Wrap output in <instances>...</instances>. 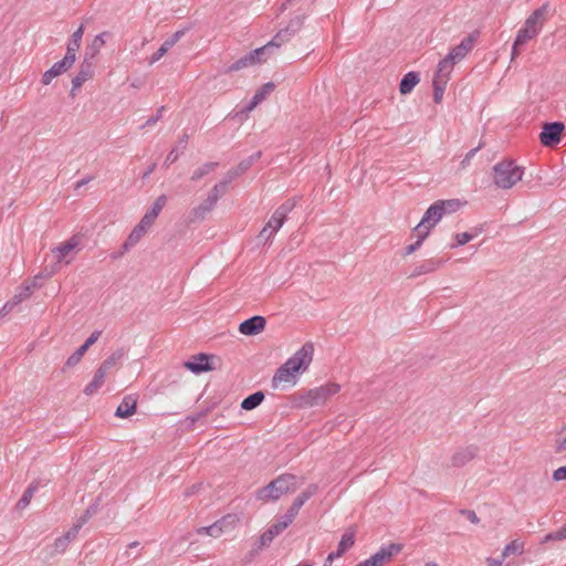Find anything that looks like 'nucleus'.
I'll use <instances>...</instances> for the list:
<instances>
[{"label":"nucleus","mask_w":566,"mask_h":566,"mask_svg":"<svg viewBox=\"0 0 566 566\" xmlns=\"http://www.w3.org/2000/svg\"><path fill=\"white\" fill-rule=\"evenodd\" d=\"M314 346L305 343L297 349L282 366L277 368L273 378L272 387L277 388L281 382H296V374L305 371L313 360Z\"/></svg>","instance_id":"1"},{"label":"nucleus","mask_w":566,"mask_h":566,"mask_svg":"<svg viewBox=\"0 0 566 566\" xmlns=\"http://www.w3.org/2000/svg\"><path fill=\"white\" fill-rule=\"evenodd\" d=\"M524 175V168L517 166L514 160L505 159L493 166V181L497 188L511 189Z\"/></svg>","instance_id":"2"},{"label":"nucleus","mask_w":566,"mask_h":566,"mask_svg":"<svg viewBox=\"0 0 566 566\" xmlns=\"http://www.w3.org/2000/svg\"><path fill=\"white\" fill-rule=\"evenodd\" d=\"M295 206L296 200L294 198L289 199L279 206L265 226L261 229L258 235L259 241L262 243L271 241L277 231L282 228L287 218V214L295 208Z\"/></svg>","instance_id":"3"},{"label":"nucleus","mask_w":566,"mask_h":566,"mask_svg":"<svg viewBox=\"0 0 566 566\" xmlns=\"http://www.w3.org/2000/svg\"><path fill=\"white\" fill-rule=\"evenodd\" d=\"M339 389L340 386L334 382L313 388L301 397L300 405L307 408L321 406L327 400L328 397L337 394Z\"/></svg>","instance_id":"4"},{"label":"nucleus","mask_w":566,"mask_h":566,"mask_svg":"<svg viewBox=\"0 0 566 566\" xmlns=\"http://www.w3.org/2000/svg\"><path fill=\"white\" fill-rule=\"evenodd\" d=\"M444 216V207L441 201H436L432 203L424 212L420 222L415 227L416 232L428 231L438 224V222Z\"/></svg>","instance_id":"5"},{"label":"nucleus","mask_w":566,"mask_h":566,"mask_svg":"<svg viewBox=\"0 0 566 566\" xmlns=\"http://www.w3.org/2000/svg\"><path fill=\"white\" fill-rule=\"evenodd\" d=\"M223 195H226V192L222 189H220L217 185H214L212 189L209 191L206 200L191 210V219L193 221L205 219L206 216L216 207L219 199Z\"/></svg>","instance_id":"6"},{"label":"nucleus","mask_w":566,"mask_h":566,"mask_svg":"<svg viewBox=\"0 0 566 566\" xmlns=\"http://www.w3.org/2000/svg\"><path fill=\"white\" fill-rule=\"evenodd\" d=\"M265 55H266V46H261L253 51H250L249 53L244 54L243 56L238 59L235 62L230 64L224 70V73L237 72V71H240L248 66L259 64L260 62L265 61V59H266Z\"/></svg>","instance_id":"7"},{"label":"nucleus","mask_w":566,"mask_h":566,"mask_svg":"<svg viewBox=\"0 0 566 566\" xmlns=\"http://www.w3.org/2000/svg\"><path fill=\"white\" fill-rule=\"evenodd\" d=\"M401 549L402 545L396 543L382 545L375 554L365 559V562L368 566H384L389 563L395 555L399 554Z\"/></svg>","instance_id":"8"},{"label":"nucleus","mask_w":566,"mask_h":566,"mask_svg":"<svg viewBox=\"0 0 566 566\" xmlns=\"http://www.w3.org/2000/svg\"><path fill=\"white\" fill-rule=\"evenodd\" d=\"M565 126L560 122L546 123L539 134L541 143L546 147H552L560 142V136Z\"/></svg>","instance_id":"9"},{"label":"nucleus","mask_w":566,"mask_h":566,"mask_svg":"<svg viewBox=\"0 0 566 566\" xmlns=\"http://www.w3.org/2000/svg\"><path fill=\"white\" fill-rule=\"evenodd\" d=\"M212 356L199 353L192 356L189 360L185 363V367L195 375H200L207 371H211L214 367L211 365L210 359Z\"/></svg>","instance_id":"10"},{"label":"nucleus","mask_w":566,"mask_h":566,"mask_svg":"<svg viewBox=\"0 0 566 566\" xmlns=\"http://www.w3.org/2000/svg\"><path fill=\"white\" fill-rule=\"evenodd\" d=\"M265 318L260 315L252 316L239 325V332L247 336H253L261 333L265 327Z\"/></svg>","instance_id":"11"},{"label":"nucleus","mask_w":566,"mask_h":566,"mask_svg":"<svg viewBox=\"0 0 566 566\" xmlns=\"http://www.w3.org/2000/svg\"><path fill=\"white\" fill-rule=\"evenodd\" d=\"M167 202V196L160 195L151 205V207L146 211V213L140 219V223H143L145 227L150 229V227L154 224L155 220L159 216L160 211L165 207Z\"/></svg>","instance_id":"12"},{"label":"nucleus","mask_w":566,"mask_h":566,"mask_svg":"<svg viewBox=\"0 0 566 566\" xmlns=\"http://www.w3.org/2000/svg\"><path fill=\"white\" fill-rule=\"evenodd\" d=\"M94 73V63L83 60L81 62L78 72L72 78V94L77 91L86 81H88Z\"/></svg>","instance_id":"13"},{"label":"nucleus","mask_w":566,"mask_h":566,"mask_svg":"<svg viewBox=\"0 0 566 566\" xmlns=\"http://www.w3.org/2000/svg\"><path fill=\"white\" fill-rule=\"evenodd\" d=\"M548 12V4L544 3L539 8H537L535 11L532 12V14L528 15L523 27L526 29H535L536 34H538L543 28L545 15Z\"/></svg>","instance_id":"14"},{"label":"nucleus","mask_w":566,"mask_h":566,"mask_svg":"<svg viewBox=\"0 0 566 566\" xmlns=\"http://www.w3.org/2000/svg\"><path fill=\"white\" fill-rule=\"evenodd\" d=\"M473 38L471 35L465 36L462 39L460 44L452 48L449 53L447 54L448 57H451V61H453L455 64L463 60L467 54L472 50L473 48Z\"/></svg>","instance_id":"15"},{"label":"nucleus","mask_w":566,"mask_h":566,"mask_svg":"<svg viewBox=\"0 0 566 566\" xmlns=\"http://www.w3.org/2000/svg\"><path fill=\"white\" fill-rule=\"evenodd\" d=\"M478 448L475 446H469L459 449L451 458V465L454 468H461L473 460L476 455Z\"/></svg>","instance_id":"16"},{"label":"nucleus","mask_w":566,"mask_h":566,"mask_svg":"<svg viewBox=\"0 0 566 566\" xmlns=\"http://www.w3.org/2000/svg\"><path fill=\"white\" fill-rule=\"evenodd\" d=\"M318 490L317 484H310L302 493H300L295 500L293 501L292 505L287 509V511L293 514L295 517L298 514L302 506L313 496L316 494Z\"/></svg>","instance_id":"17"},{"label":"nucleus","mask_w":566,"mask_h":566,"mask_svg":"<svg viewBox=\"0 0 566 566\" xmlns=\"http://www.w3.org/2000/svg\"><path fill=\"white\" fill-rule=\"evenodd\" d=\"M108 35L109 33L106 31L95 35L93 41L85 48L83 60L93 63L94 59L105 44V36Z\"/></svg>","instance_id":"18"},{"label":"nucleus","mask_w":566,"mask_h":566,"mask_svg":"<svg viewBox=\"0 0 566 566\" xmlns=\"http://www.w3.org/2000/svg\"><path fill=\"white\" fill-rule=\"evenodd\" d=\"M274 88V84L269 82L265 83L260 90L255 92L249 103L242 108L241 114H248L254 109Z\"/></svg>","instance_id":"19"},{"label":"nucleus","mask_w":566,"mask_h":566,"mask_svg":"<svg viewBox=\"0 0 566 566\" xmlns=\"http://www.w3.org/2000/svg\"><path fill=\"white\" fill-rule=\"evenodd\" d=\"M442 264V261L439 259H428L412 268L410 273V277H418L420 275L429 274L437 271Z\"/></svg>","instance_id":"20"},{"label":"nucleus","mask_w":566,"mask_h":566,"mask_svg":"<svg viewBox=\"0 0 566 566\" xmlns=\"http://www.w3.org/2000/svg\"><path fill=\"white\" fill-rule=\"evenodd\" d=\"M149 229L147 227H145L143 223L138 222L134 228L133 230L130 231V233L128 234L127 239L125 240V242L123 243L122 245V250L123 252H127L129 251L132 248H134L139 241L140 239L145 235V233L148 231Z\"/></svg>","instance_id":"21"},{"label":"nucleus","mask_w":566,"mask_h":566,"mask_svg":"<svg viewBox=\"0 0 566 566\" xmlns=\"http://www.w3.org/2000/svg\"><path fill=\"white\" fill-rule=\"evenodd\" d=\"M296 480L297 478L293 474H281L273 480V486H277V490L283 495L296 489Z\"/></svg>","instance_id":"22"},{"label":"nucleus","mask_w":566,"mask_h":566,"mask_svg":"<svg viewBox=\"0 0 566 566\" xmlns=\"http://www.w3.org/2000/svg\"><path fill=\"white\" fill-rule=\"evenodd\" d=\"M136 399H134L132 396H126L117 406L114 415L117 418L126 419L136 412Z\"/></svg>","instance_id":"23"},{"label":"nucleus","mask_w":566,"mask_h":566,"mask_svg":"<svg viewBox=\"0 0 566 566\" xmlns=\"http://www.w3.org/2000/svg\"><path fill=\"white\" fill-rule=\"evenodd\" d=\"M454 65L455 63L451 61V57L446 55L441 61H439L433 78L449 82Z\"/></svg>","instance_id":"24"},{"label":"nucleus","mask_w":566,"mask_h":566,"mask_svg":"<svg viewBox=\"0 0 566 566\" xmlns=\"http://www.w3.org/2000/svg\"><path fill=\"white\" fill-rule=\"evenodd\" d=\"M106 374L107 373L104 369L98 367L94 374L93 379L85 386L83 392L86 396H92L95 394L103 386Z\"/></svg>","instance_id":"25"},{"label":"nucleus","mask_w":566,"mask_h":566,"mask_svg":"<svg viewBox=\"0 0 566 566\" xmlns=\"http://www.w3.org/2000/svg\"><path fill=\"white\" fill-rule=\"evenodd\" d=\"M420 76L417 72L410 71L406 73L399 84V91L402 95L409 94L419 83Z\"/></svg>","instance_id":"26"},{"label":"nucleus","mask_w":566,"mask_h":566,"mask_svg":"<svg viewBox=\"0 0 566 566\" xmlns=\"http://www.w3.org/2000/svg\"><path fill=\"white\" fill-rule=\"evenodd\" d=\"M70 70L65 63L61 60L55 62L48 71H45L42 75L41 83L43 85H49L53 78L61 75L63 72Z\"/></svg>","instance_id":"27"},{"label":"nucleus","mask_w":566,"mask_h":566,"mask_svg":"<svg viewBox=\"0 0 566 566\" xmlns=\"http://www.w3.org/2000/svg\"><path fill=\"white\" fill-rule=\"evenodd\" d=\"M281 496L282 494L277 490V486H273V480L256 492V499L264 502L276 501Z\"/></svg>","instance_id":"28"},{"label":"nucleus","mask_w":566,"mask_h":566,"mask_svg":"<svg viewBox=\"0 0 566 566\" xmlns=\"http://www.w3.org/2000/svg\"><path fill=\"white\" fill-rule=\"evenodd\" d=\"M80 241L77 237L73 235L67 241L62 242L56 248L53 249V252L56 254L59 261L66 258V255L74 250L78 245Z\"/></svg>","instance_id":"29"},{"label":"nucleus","mask_w":566,"mask_h":566,"mask_svg":"<svg viewBox=\"0 0 566 566\" xmlns=\"http://www.w3.org/2000/svg\"><path fill=\"white\" fill-rule=\"evenodd\" d=\"M226 520H227V517H223V518L214 522L213 524H211L209 526L199 527L197 530V534H199V535H209V536H212V537H219L224 532L223 525L226 523Z\"/></svg>","instance_id":"30"},{"label":"nucleus","mask_w":566,"mask_h":566,"mask_svg":"<svg viewBox=\"0 0 566 566\" xmlns=\"http://www.w3.org/2000/svg\"><path fill=\"white\" fill-rule=\"evenodd\" d=\"M187 144H188V135L184 134L182 137L179 139L177 146L174 147L167 155V157L165 159V165L168 166V165H171L175 161H177L180 154H182L184 150L186 149Z\"/></svg>","instance_id":"31"},{"label":"nucleus","mask_w":566,"mask_h":566,"mask_svg":"<svg viewBox=\"0 0 566 566\" xmlns=\"http://www.w3.org/2000/svg\"><path fill=\"white\" fill-rule=\"evenodd\" d=\"M264 398H265V396L262 391H255L242 400L241 409L248 410V411L253 410L262 403Z\"/></svg>","instance_id":"32"},{"label":"nucleus","mask_w":566,"mask_h":566,"mask_svg":"<svg viewBox=\"0 0 566 566\" xmlns=\"http://www.w3.org/2000/svg\"><path fill=\"white\" fill-rule=\"evenodd\" d=\"M125 356V350L124 348H118L116 349L115 352H113L109 356H107L104 361L98 366L101 367L102 369H104L106 373H108V370L116 366L117 364H119L122 361V359L124 358Z\"/></svg>","instance_id":"33"},{"label":"nucleus","mask_w":566,"mask_h":566,"mask_svg":"<svg viewBox=\"0 0 566 566\" xmlns=\"http://www.w3.org/2000/svg\"><path fill=\"white\" fill-rule=\"evenodd\" d=\"M283 531L276 524L271 525L259 538V548L269 546Z\"/></svg>","instance_id":"34"},{"label":"nucleus","mask_w":566,"mask_h":566,"mask_svg":"<svg viewBox=\"0 0 566 566\" xmlns=\"http://www.w3.org/2000/svg\"><path fill=\"white\" fill-rule=\"evenodd\" d=\"M219 166L217 161H208L198 167L191 175V181H198Z\"/></svg>","instance_id":"35"},{"label":"nucleus","mask_w":566,"mask_h":566,"mask_svg":"<svg viewBox=\"0 0 566 566\" xmlns=\"http://www.w3.org/2000/svg\"><path fill=\"white\" fill-rule=\"evenodd\" d=\"M355 543V533L354 531H346L340 541L338 542L336 552L342 556L346 551H348Z\"/></svg>","instance_id":"36"},{"label":"nucleus","mask_w":566,"mask_h":566,"mask_svg":"<svg viewBox=\"0 0 566 566\" xmlns=\"http://www.w3.org/2000/svg\"><path fill=\"white\" fill-rule=\"evenodd\" d=\"M36 490H38V485H36V483H34V482H33V483H31V484H30V485L24 490V492H23L22 496H21V497H20V500L18 501V503H17L18 509H20V510L25 509V507L30 504V502H31V500H32V497H33V495H34V493H35V491H36Z\"/></svg>","instance_id":"37"},{"label":"nucleus","mask_w":566,"mask_h":566,"mask_svg":"<svg viewBox=\"0 0 566 566\" xmlns=\"http://www.w3.org/2000/svg\"><path fill=\"white\" fill-rule=\"evenodd\" d=\"M536 35L537 34L535 29L530 30L526 29L525 27H522L518 30L517 35L515 38V46L524 45Z\"/></svg>","instance_id":"38"},{"label":"nucleus","mask_w":566,"mask_h":566,"mask_svg":"<svg viewBox=\"0 0 566 566\" xmlns=\"http://www.w3.org/2000/svg\"><path fill=\"white\" fill-rule=\"evenodd\" d=\"M262 156V153L261 151H256L254 154H252L251 156H249L248 158H244L243 160H241L239 163V165L235 167V170L239 172V175H242L244 174L245 171H248L252 165L258 160L260 159Z\"/></svg>","instance_id":"39"},{"label":"nucleus","mask_w":566,"mask_h":566,"mask_svg":"<svg viewBox=\"0 0 566 566\" xmlns=\"http://www.w3.org/2000/svg\"><path fill=\"white\" fill-rule=\"evenodd\" d=\"M31 287L29 285H22L18 289L15 294L9 301L13 304V306H18L21 302L25 301L31 295Z\"/></svg>","instance_id":"40"},{"label":"nucleus","mask_w":566,"mask_h":566,"mask_svg":"<svg viewBox=\"0 0 566 566\" xmlns=\"http://www.w3.org/2000/svg\"><path fill=\"white\" fill-rule=\"evenodd\" d=\"M448 82L443 80H436L433 78L432 86H433V101L436 104H440L446 91Z\"/></svg>","instance_id":"41"},{"label":"nucleus","mask_w":566,"mask_h":566,"mask_svg":"<svg viewBox=\"0 0 566 566\" xmlns=\"http://www.w3.org/2000/svg\"><path fill=\"white\" fill-rule=\"evenodd\" d=\"M86 353V349L81 345L65 361L64 364V368H72L74 366H76L82 357L84 356V354Z\"/></svg>","instance_id":"42"},{"label":"nucleus","mask_w":566,"mask_h":566,"mask_svg":"<svg viewBox=\"0 0 566 566\" xmlns=\"http://www.w3.org/2000/svg\"><path fill=\"white\" fill-rule=\"evenodd\" d=\"M240 175L239 172L235 170V168H232L230 169L229 171H227V174L223 176V178L218 182L216 184L220 189H222L224 192L228 191V187L229 185L235 179L238 178Z\"/></svg>","instance_id":"43"},{"label":"nucleus","mask_w":566,"mask_h":566,"mask_svg":"<svg viewBox=\"0 0 566 566\" xmlns=\"http://www.w3.org/2000/svg\"><path fill=\"white\" fill-rule=\"evenodd\" d=\"M524 551L523 543H520L517 541H512L511 543L506 544L502 551L503 557H507L511 554H517L521 555Z\"/></svg>","instance_id":"44"},{"label":"nucleus","mask_w":566,"mask_h":566,"mask_svg":"<svg viewBox=\"0 0 566 566\" xmlns=\"http://www.w3.org/2000/svg\"><path fill=\"white\" fill-rule=\"evenodd\" d=\"M418 233V239L415 243L412 244H409L406 249H405V253L403 255H410L412 254L413 252H416L423 243L424 239L429 235L428 234V231H421V232H417Z\"/></svg>","instance_id":"45"},{"label":"nucleus","mask_w":566,"mask_h":566,"mask_svg":"<svg viewBox=\"0 0 566 566\" xmlns=\"http://www.w3.org/2000/svg\"><path fill=\"white\" fill-rule=\"evenodd\" d=\"M304 20H305L304 14H297L289 21V24L286 27L295 35L302 29Z\"/></svg>","instance_id":"46"},{"label":"nucleus","mask_w":566,"mask_h":566,"mask_svg":"<svg viewBox=\"0 0 566 566\" xmlns=\"http://www.w3.org/2000/svg\"><path fill=\"white\" fill-rule=\"evenodd\" d=\"M289 42L287 39H285L284 36V33H281V31H279L273 38L272 40L265 44L264 46H266V53L272 49V48H281L284 43Z\"/></svg>","instance_id":"47"},{"label":"nucleus","mask_w":566,"mask_h":566,"mask_svg":"<svg viewBox=\"0 0 566 566\" xmlns=\"http://www.w3.org/2000/svg\"><path fill=\"white\" fill-rule=\"evenodd\" d=\"M289 42L287 39H285L284 36V33H281V31H279L273 38L272 40L265 44L264 46H266V53L272 49V48H281L284 43Z\"/></svg>","instance_id":"48"},{"label":"nucleus","mask_w":566,"mask_h":566,"mask_svg":"<svg viewBox=\"0 0 566 566\" xmlns=\"http://www.w3.org/2000/svg\"><path fill=\"white\" fill-rule=\"evenodd\" d=\"M474 238H475V234L470 233V232L457 233L454 235L455 243H453L451 247L452 248H458V247L464 245L465 243L470 242Z\"/></svg>","instance_id":"49"},{"label":"nucleus","mask_w":566,"mask_h":566,"mask_svg":"<svg viewBox=\"0 0 566 566\" xmlns=\"http://www.w3.org/2000/svg\"><path fill=\"white\" fill-rule=\"evenodd\" d=\"M70 544L71 543L66 541L63 536L57 537L53 544V553L63 554L67 549Z\"/></svg>","instance_id":"50"},{"label":"nucleus","mask_w":566,"mask_h":566,"mask_svg":"<svg viewBox=\"0 0 566 566\" xmlns=\"http://www.w3.org/2000/svg\"><path fill=\"white\" fill-rule=\"evenodd\" d=\"M170 50V46L168 43H163L159 49L150 56L149 64H154L158 62L168 51Z\"/></svg>","instance_id":"51"},{"label":"nucleus","mask_w":566,"mask_h":566,"mask_svg":"<svg viewBox=\"0 0 566 566\" xmlns=\"http://www.w3.org/2000/svg\"><path fill=\"white\" fill-rule=\"evenodd\" d=\"M294 518H295V516L293 514H291L289 511H286V513L284 515H282L275 524L277 526H280V528L282 531H284L286 527H289L293 523Z\"/></svg>","instance_id":"52"},{"label":"nucleus","mask_w":566,"mask_h":566,"mask_svg":"<svg viewBox=\"0 0 566 566\" xmlns=\"http://www.w3.org/2000/svg\"><path fill=\"white\" fill-rule=\"evenodd\" d=\"M97 506V503L91 504L77 522L82 523V525L86 524L88 520L96 513Z\"/></svg>","instance_id":"53"},{"label":"nucleus","mask_w":566,"mask_h":566,"mask_svg":"<svg viewBox=\"0 0 566 566\" xmlns=\"http://www.w3.org/2000/svg\"><path fill=\"white\" fill-rule=\"evenodd\" d=\"M82 526H83V525H82V523H78V522H77L76 524H74V525H73V526H72V527H71V528H70V530H69L64 535H62V536H63L66 541H69L70 543H72V542L76 538V536H77V534H78L80 530L82 528Z\"/></svg>","instance_id":"54"},{"label":"nucleus","mask_w":566,"mask_h":566,"mask_svg":"<svg viewBox=\"0 0 566 566\" xmlns=\"http://www.w3.org/2000/svg\"><path fill=\"white\" fill-rule=\"evenodd\" d=\"M76 51H74V49H70L66 46V53L64 55V57L61 60L63 63L66 64V66H69L70 69L73 66V64L75 63L76 61Z\"/></svg>","instance_id":"55"},{"label":"nucleus","mask_w":566,"mask_h":566,"mask_svg":"<svg viewBox=\"0 0 566 566\" xmlns=\"http://www.w3.org/2000/svg\"><path fill=\"white\" fill-rule=\"evenodd\" d=\"M442 203H443V207H444V214L447 213H451V212H454L458 210V208L460 207V201L457 200V199H452V200H440Z\"/></svg>","instance_id":"56"},{"label":"nucleus","mask_w":566,"mask_h":566,"mask_svg":"<svg viewBox=\"0 0 566 566\" xmlns=\"http://www.w3.org/2000/svg\"><path fill=\"white\" fill-rule=\"evenodd\" d=\"M165 111V106H160L157 111H156V114L150 116L146 123L142 126V128H145L146 126H153L155 125L158 120L161 119L163 117V113Z\"/></svg>","instance_id":"57"},{"label":"nucleus","mask_w":566,"mask_h":566,"mask_svg":"<svg viewBox=\"0 0 566 566\" xmlns=\"http://www.w3.org/2000/svg\"><path fill=\"white\" fill-rule=\"evenodd\" d=\"M188 28L176 31L170 38L166 39L164 42L168 43L170 49L185 35Z\"/></svg>","instance_id":"58"},{"label":"nucleus","mask_w":566,"mask_h":566,"mask_svg":"<svg viewBox=\"0 0 566 566\" xmlns=\"http://www.w3.org/2000/svg\"><path fill=\"white\" fill-rule=\"evenodd\" d=\"M565 539L564 537V533H563V530L562 527L555 532H551L548 534H546L543 538V543H547V542H551V541H563Z\"/></svg>","instance_id":"59"},{"label":"nucleus","mask_w":566,"mask_h":566,"mask_svg":"<svg viewBox=\"0 0 566 566\" xmlns=\"http://www.w3.org/2000/svg\"><path fill=\"white\" fill-rule=\"evenodd\" d=\"M481 148V145H479L478 147L475 148H472L471 150H469L465 156L463 157V159L461 160V166L462 168H465L467 166L470 165L472 158L475 156V154L480 150Z\"/></svg>","instance_id":"60"},{"label":"nucleus","mask_w":566,"mask_h":566,"mask_svg":"<svg viewBox=\"0 0 566 566\" xmlns=\"http://www.w3.org/2000/svg\"><path fill=\"white\" fill-rule=\"evenodd\" d=\"M101 334H102L101 331H98V329L94 331L82 346L87 350L93 344H95L97 342Z\"/></svg>","instance_id":"61"},{"label":"nucleus","mask_w":566,"mask_h":566,"mask_svg":"<svg viewBox=\"0 0 566 566\" xmlns=\"http://www.w3.org/2000/svg\"><path fill=\"white\" fill-rule=\"evenodd\" d=\"M13 310V304L10 301H7L0 308V321L4 318L9 313H11Z\"/></svg>","instance_id":"62"},{"label":"nucleus","mask_w":566,"mask_h":566,"mask_svg":"<svg viewBox=\"0 0 566 566\" xmlns=\"http://www.w3.org/2000/svg\"><path fill=\"white\" fill-rule=\"evenodd\" d=\"M553 479L555 481H563L566 480V465L559 467L556 469L553 473Z\"/></svg>","instance_id":"63"},{"label":"nucleus","mask_w":566,"mask_h":566,"mask_svg":"<svg viewBox=\"0 0 566 566\" xmlns=\"http://www.w3.org/2000/svg\"><path fill=\"white\" fill-rule=\"evenodd\" d=\"M461 514L467 516V518L473 524H478L480 522V518L478 517L474 511L461 510Z\"/></svg>","instance_id":"64"}]
</instances>
